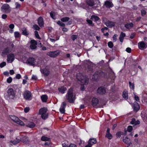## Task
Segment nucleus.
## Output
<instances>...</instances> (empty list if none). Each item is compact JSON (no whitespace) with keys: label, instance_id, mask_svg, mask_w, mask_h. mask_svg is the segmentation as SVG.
Wrapping results in <instances>:
<instances>
[{"label":"nucleus","instance_id":"f257e3e1","mask_svg":"<svg viewBox=\"0 0 147 147\" xmlns=\"http://www.w3.org/2000/svg\"><path fill=\"white\" fill-rule=\"evenodd\" d=\"M77 78L78 80L80 82V84L82 85L84 84L86 85L88 84L89 82L88 78L86 76L82 75L81 73H78L77 75Z\"/></svg>","mask_w":147,"mask_h":147},{"label":"nucleus","instance_id":"f03ea898","mask_svg":"<svg viewBox=\"0 0 147 147\" xmlns=\"http://www.w3.org/2000/svg\"><path fill=\"white\" fill-rule=\"evenodd\" d=\"M73 88H70L66 95V99L70 103H74L76 99L75 96L73 94Z\"/></svg>","mask_w":147,"mask_h":147},{"label":"nucleus","instance_id":"7ed1b4c3","mask_svg":"<svg viewBox=\"0 0 147 147\" xmlns=\"http://www.w3.org/2000/svg\"><path fill=\"white\" fill-rule=\"evenodd\" d=\"M47 111V109L45 107L41 108L39 110V113L41 115V117L43 119H45L48 118V113Z\"/></svg>","mask_w":147,"mask_h":147},{"label":"nucleus","instance_id":"20e7f679","mask_svg":"<svg viewBox=\"0 0 147 147\" xmlns=\"http://www.w3.org/2000/svg\"><path fill=\"white\" fill-rule=\"evenodd\" d=\"M15 96L14 92L12 88L9 89L6 94V98L7 99H13Z\"/></svg>","mask_w":147,"mask_h":147},{"label":"nucleus","instance_id":"39448f33","mask_svg":"<svg viewBox=\"0 0 147 147\" xmlns=\"http://www.w3.org/2000/svg\"><path fill=\"white\" fill-rule=\"evenodd\" d=\"M60 53V51L59 50H57L54 51H51L48 52L47 54L49 56L52 57H55L58 56Z\"/></svg>","mask_w":147,"mask_h":147},{"label":"nucleus","instance_id":"423d86ee","mask_svg":"<svg viewBox=\"0 0 147 147\" xmlns=\"http://www.w3.org/2000/svg\"><path fill=\"white\" fill-rule=\"evenodd\" d=\"M11 118L12 120L17 123L21 125H24V123L17 117L15 116H12L11 117Z\"/></svg>","mask_w":147,"mask_h":147},{"label":"nucleus","instance_id":"0eeeda50","mask_svg":"<svg viewBox=\"0 0 147 147\" xmlns=\"http://www.w3.org/2000/svg\"><path fill=\"white\" fill-rule=\"evenodd\" d=\"M103 21L105 24L106 26L109 28H112L115 26V23L109 20H107L106 18H104L103 19Z\"/></svg>","mask_w":147,"mask_h":147},{"label":"nucleus","instance_id":"6e6552de","mask_svg":"<svg viewBox=\"0 0 147 147\" xmlns=\"http://www.w3.org/2000/svg\"><path fill=\"white\" fill-rule=\"evenodd\" d=\"M36 59L33 57H29L26 61V63L30 65L34 66L35 65Z\"/></svg>","mask_w":147,"mask_h":147},{"label":"nucleus","instance_id":"1a4fd4ad","mask_svg":"<svg viewBox=\"0 0 147 147\" xmlns=\"http://www.w3.org/2000/svg\"><path fill=\"white\" fill-rule=\"evenodd\" d=\"M30 48L31 49L34 50L36 49L37 48L36 45L37 43L36 41L32 40H31L30 41Z\"/></svg>","mask_w":147,"mask_h":147},{"label":"nucleus","instance_id":"9d476101","mask_svg":"<svg viewBox=\"0 0 147 147\" xmlns=\"http://www.w3.org/2000/svg\"><path fill=\"white\" fill-rule=\"evenodd\" d=\"M24 98L26 100H29L31 96V92L28 90H26L24 92L23 94Z\"/></svg>","mask_w":147,"mask_h":147},{"label":"nucleus","instance_id":"9b49d317","mask_svg":"<svg viewBox=\"0 0 147 147\" xmlns=\"http://www.w3.org/2000/svg\"><path fill=\"white\" fill-rule=\"evenodd\" d=\"M15 56L12 53H10L7 56V61L8 63L12 62L14 59Z\"/></svg>","mask_w":147,"mask_h":147},{"label":"nucleus","instance_id":"f8f14e48","mask_svg":"<svg viewBox=\"0 0 147 147\" xmlns=\"http://www.w3.org/2000/svg\"><path fill=\"white\" fill-rule=\"evenodd\" d=\"M10 8L9 5L7 4L3 5L1 7V10L3 12H6Z\"/></svg>","mask_w":147,"mask_h":147},{"label":"nucleus","instance_id":"ddd939ff","mask_svg":"<svg viewBox=\"0 0 147 147\" xmlns=\"http://www.w3.org/2000/svg\"><path fill=\"white\" fill-rule=\"evenodd\" d=\"M67 105L66 102H62L61 108L59 109L61 113L64 114L65 113V108Z\"/></svg>","mask_w":147,"mask_h":147},{"label":"nucleus","instance_id":"4468645a","mask_svg":"<svg viewBox=\"0 0 147 147\" xmlns=\"http://www.w3.org/2000/svg\"><path fill=\"white\" fill-rule=\"evenodd\" d=\"M123 141L126 144H127V147H129L130 145L132 144V143L130 141V140L127 137H125V138L124 137L123 138Z\"/></svg>","mask_w":147,"mask_h":147},{"label":"nucleus","instance_id":"2eb2a0df","mask_svg":"<svg viewBox=\"0 0 147 147\" xmlns=\"http://www.w3.org/2000/svg\"><path fill=\"white\" fill-rule=\"evenodd\" d=\"M138 46L139 48L141 50H144L146 48V44L143 41L139 42Z\"/></svg>","mask_w":147,"mask_h":147},{"label":"nucleus","instance_id":"dca6fc26","mask_svg":"<svg viewBox=\"0 0 147 147\" xmlns=\"http://www.w3.org/2000/svg\"><path fill=\"white\" fill-rule=\"evenodd\" d=\"M104 5L107 8H110L112 7L113 5L112 3L109 1H107L105 2Z\"/></svg>","mask_w":147,"mask_h":147},{"label":"nucleus","instance_id":"f3484780","mask_svg":"<svg viewBox=\"0 0 147 147\" xmlns=\"http://www.w3.org/2000/svg\"><path fill=\"white\" fill-rule=\"evenodd\" d=\"M105 92V89L102 87L99 88L97 90V92L99 94H104Z\"/></svg>","mask_w":147,"mask_h":147},{"label":"nucleus","instance_id":"a211bd4d","mask_svg":"<svg viewBox=\"0 0 147 147\" xmlns=\"http://www.w3.org/2000/svg\"><path fill=\"white\" fill-rule=\"evenodd\" d=\"M39 25L41 27L44 26V22L42 18L41 17H39L38 20Z\"/></svg>","mask_w":147,"mask_h":147},{"label":"nucleus","instance_id":"6ab92c4d","mask_svg":"<svg viewBox=\"0 0 147 147\" xmlns=\"http://www.w3.org/2000/svg\"><path fill=\"white\" fill-rule=\"evenodd\" d=\"M41 71L43 73L44 76H48L49 74V71L48 69L45 68L44 69H41Z\"/></svg>","mask_w":147,"mask_h":147},{"label":"nucleus","instance_id":"aec40b11","mask_svg":"<svg viewBox=\"0 0 147 147\" xmlns=\"http://www.w3.org/2000/svg\"><path fill=\"white\" fill-rule=\"evenodd\" d=\"M98 72H95L92 76V79L94 80H97L99 77Z\"/></svg>","mask_w":147,"mask_h":147},{"label":"nucleus","instance_id":"412c9836","mask_svg":"<svg viewBox=\"0 0 147 147\" xmlns=\"http://www.w3.org/2000/svg\"><path fill=\"white\" fill-rule=\"evenodd\" d=\"M26 126L30 128H32L35 126V124L33 122H28L26 123Z\"/></svg>","mask_w":147,"mask_h":147},{"label":"nucleus","instance_id":"4be33fe9","mask_svg":"<svg viewBox=\"0 0 147 147\" xmlns=\"http://www.w3.org/2000/svg\"><path fill=\"white\" fill-rule=\"evenodd\" d=\"M125 36V34L123 32H121L120 34L119 37V39L120 41L121 42H122L123 41V39L124 37Z\"/></svg>","mask_w":147,"mask_h":147},{"label":"nucleus","instance_id":"5701e85b","mask_svg":"<svg viewBox=\"0 0 147 147\" xmlns=\"http://www.w3.org/2000/svg\"><path fill=\"white\" fill-rule=\"evenodd\" d=\"M130 123L131 124H134V125H136L139 124L140 123V121L138 120L136 121L135 119L133 118L131 119Z\"/></svg>","mask_w":147,"mask_h":147},{"label":"nucleus","instance_id":"b1692460","mask_svg":"<svg viewBox=\"0 0 147 147\" xmlns=\"http://www.w3.org/2000/svg\"><path fill=\"white\" fill-rule=\"evenodd\" d=\"M86 2L87 4L89 6H92L94 5L93 0H86Z\"/></svg>","mask_w":147,"mask_h":147},{"label":"nucleus","instance_id":"393cba45","mask_svg":"<svg viewBox=\"0 0 147 147\" xmlns=\"http://www.w3.org/2000/svg\"><path fill=\"white\" fill-rule=\"evenodd\" d=\"M92 105L94 106H95L97 105V104L98 103V99L94 98L92 99Z\"/></svg>","mask_w":147,"mask_h":147},{"label":"nucleus","instance_id":"a878e982","mask_svg":"<svg viewBox=\"0 0 147 147\" xmlns=\"http://www.w3.org/2000/svg\"><path fill=\"white\" fill-rule=\"evenodd\" d=\"M41 98L43 102H46L48 99V97L46 95H43L41 96Z\"/></svg>","mask_w":147,"mask_h":147},{"label":"nucleus","instance_id":"bb28decb","mask_svg":"<svg viewBox=\"0 0 147 147\" xmlns=\"http://www.w3.org/2000/svg\"><path fill=\"white\" fill-rule=\"evenodd\" d=\"M140 108L139 105L137 103H136L134 105V109L136 111H138Z\"/></svg>","mask_w":147,"mask_h":147},{"label":"nucleus","instance_id":"cd10ccee","mask_svg":"<svg viewBox=\"0 0 147 147\" xmlns=\"http://www.w3.org/2000/svg\"><path fill=\"white\" fill-rule=\"evenodd\" d=\"M89 143L91 144L92 145L93 144L96 143V138H90L88 142Z\"/></svg>","mask_w":147,"mask_h":147},{"label":"nucleus","instance_id":"c85d7f7f","mask_svg":"<svg viewBox=\"0 0 147 147\" xmlns=\"http://www.w3.org/2000/svg\"><path fill=\"white\" fill-rule=\"evenodd\" d=\"M133 26V24L132 23L127 24L125 25V27L128 29H130Z\"/></svg>","mask_w":147,"mask_h":147},{"label":"nucleus","instance_id":"c756f323","mask_svg":"<svg viewBox=\"0 0 147 147\" xmlns=\"http://www.w3.org/2000/svg\"><path fill=\"white\" fill-rule=\"evenodd\" d=\"M20 141V140L19 139H18L17 138H16V140H11L10 142L12 143L13 144L16 145L18 143H19Z\"/></svg>","mask_w":147,"mask_h":147},{"label":"nucleus","instance_id":"7c9ffc66","mask_svg":"<svg viewBox=\"0 0 147 147\" xmlns=\"http://www.w3.org/2000/svg\"><path fill=\"white\" fill-rule=\"evenodd\" d=\"M90 19L93 20H94V21H97L100 20L99 18L97 16L92 15L91 16Z\"/></svg>","mask_w":147,"mask_h":147},{"label":"nucleus","instance_id":"2f4dec72","mask_svg":"<svg viewBox=\"0 0 147 147\" xmlns=\"http://www.w3.org/2000/svg\"><path fill=\"white\" fill-rule=\"evenodd\" d=\"M122 96L125 99H127L128 98L127 92L126 91H124L123 93Z\"/></svg>","mask_w":147,"mask_h":147},{"label":"nucleus","instance_id":"473e14b6","mask_svg":"<svg viewBox=\"0 0 147 147\" xmlns=\"http://www.w3.org/2000/svg\"><path fill=\"white\" fill-rule=\"evenodd\" d=\"M58 89L59 91L62 93H64L65 91L67 90L66 88L65 87H61Z\"/></svg>","mask_w":147,"mask_h":147},{"label":"nucleus","instance_id":"72a5a7b5","mask_svg":"<svg viewBox=\"0 0 147 147\" xmlns=\"http://www.w3.org/2000/svg\"><path fill=\"white\" fill-rule=\"evenodd\" d=\"M98 72V74L99 75V76H102L104 77L106 76V74L105 73L101 71H100Z\"/></svg>","mask_w":147,"mask_h":147},{"label":"nucleus","instance_id":"f704fd0d","mask_svg":"<svg viewBox=\"0 0 147 147\" xmlns=\"http://www.w3.org/2000/svg\"><path fill=\"white\" fill-rule=\"evenodd\" d=\"M51 17L53 19H55L56 13L52 11L50 13Z\"/></svg>","mask_w":147,"mask_h":147},{"label":"nucleus","instance_id":"c9c22d12","mask_svg":"<svg viewBox=\"0 0 147 147\" xmlns=\"http://www.w3.org/2000/svg\"><path fill=\"white\" fill-rule=\"evenodd\" d=\"M70 18L68 17H65L62 18L61 19V20L63 22H67Z\"/></svg>","mask_w":147,"mask_h":147},{"label":"nucleus","instance_id":"e433bc0d","mask_svg":"<svg viewBox=\"0 0 147 147\" xmlns=\"http://www.w3.org/2000/svg\"><path fill=\"white\" fill-rule=\"evenodd\" d=\"M50 139V138L45 136H42L41 138V140L42 141H49Z\"/></svg>","mask_w":147,"mask_h":147},{"label":"nucleus","instance_id":"4c0bfd02","mask_svg":"<svg viewBox=\"0 0 147 147\" xmlns=\"http://www.w3.org/2000/svg\"><path fill=\"white\" fill-rule=\"evenodd\" d=\"M109 76L112 79H114L115 78V74L113 71H111V73L109 74Z\"/></svg>","mask_w":147,"mask_h":147},{"label":"nucleus","instance_id":"58836bf2","mask_svg":"<svg viewBox=\"0 0 147 147\" xmlns=\"http://www.w3.org/2000/svg\"><path fill=\"white\" fill-rule=\"evenodd\" d=\"M22 33L24 35H28V33L26 31V29L25 28H23L22 30Z\"/></svg>","mask_w":147,"mask_h":147},{"label":"nucleus","instance_id":"ea45409f","mask_svg":"<svg viewBox=\"0 0 147 147\" xmlns=\"http://www.w3.org/2000/svg\"><path fill=\"white\" fill-rule=\"evenodd\" d=\"M129 83L130 88L134 90V83H132L131 82H129Z\"/></svg>","mask_w":147,"mask_h":147},{"label":"nucleus","instance_id":"a19ab883","mask_svg":"<svg viewBox=\"0 0 147 147\" xmlns=\"http://www.w3.org/2000/svg\"><path fill=\"white\" fill-rule=\"evenodd\" d=\"M123 133L121 131H118V132L116 134V135L117 137L118 138H120L121 135H123Z\"/></svg>","mask_w":147,"mask_h":147},{"label":"nucleus","instance_id":"79ce46f5","mask_svg":"<svg viewBox=\"0 0 147 147\" xmlns=\"http://www.w3.org/2000/svg\"><path fill=\"white\" fill-rule=\"evenodd\" d=\"M105 137L109 139H111L112 137L111 134L110 133H106Z\"/></svg>","mask_w":147,"mask_h":147},{"label":"nucleus","instance_id":"37998d69","mask_svg":"<svg viewBox=\"0 0 147 147\" xmlns=\"http://www.w3.org/2000/svg\"><path fill=\"white\" fill-rule=\"evenodd\" d=\"M86 22L89 24V25L91 26H94V25L93 24L92 22V20L88 19L86 20Z\"/></svg>","mask_w":147,"mask_h":147},{"label":"nucleus","instance_id":"c03bdc74","mask_svg":"<svg viewBox=\"0 0 147 147\" xmlns=\"http://www.w3.org/2000/svg\"><path fill=\"white\" fill-rule=\"evenodd\" d=\"M34 33L35 36L36 38L38 39H41V38L39 36L38 33V31H35L34 32Z\"/></svg>","mask_w":147,"mask_h":147},{"label":"nucleus","instance_id":"a18cd8bd","mask_svg":"<svg viewBox=\"0 0 147 147\" xmlns=\"http://www.w3.org/2000/svg\"><path fill=\"white\" fill-rule=\"evenodd\" d=\"M108 47L109 48H112L113 47V44L112 42H111V41L109 42L108 43Z\"/></svg>","mask_w":147,"mask_h":147},{"label":"nucleus","instance_id":"49530a36","mask_svg":"<svg viewBox=\"0 0 147 147\" xmlns=\"http://www.w3.org/2000/svg\"><path fill=\"white\" fill-rule=\"evenodd\" d=\"M57 23L60 26L62 27H64L65 26V24L64 23L61 22L60 21H58Z\"/></svg>","mask_w":147,"mask_h":147},{"label":"nucleus","instance_id":"de8ad7c7","mask_svg":"<svg viewBox=\"0 0 147 147\" xmlns=\"http://www.w3.org/2000/svg\"><path fill=\"white\" fill-rule=\"evenodd\" d=\"M33 28L34 29L37 30H39L40 29V28L36 24H35L34 25Z\"/></svg>","mask_w":147,"mask_h":147},{"label":"nucleus","instance_id":"09e8293b","mask_svg":"<svg viewBox=\"0 0 147 147\" xmlns=\"http://www.w3.org/2000/svg\"><path fill=\"white\" fill-rule=\"evenodd\" d=\"M133 129V128L131 126H129L127 127V131L129 132H131Z\"/></svg>","mask_w":147,"mask_h":147},{"label":"nucleus","instance_id":"8fccbe9b","mask_svg":"<svg viewBox=\"0 0 147 147\" xmlns=\"http://www.w3.org/2000/svg\"><path fill=\"white\" fill-rule=\"evenodd\" d=\"M141 15L142 16H144L146 14V11L145 10H142L141 11Z\"/></svg>","mask_w":147,"mask_h":147},{"label":"nucleus","instance_id":"3c124183","mask_svg":"<svg viewBox=\"0 0 147 147\" xmlns=\"http://www.w3.org/2000/svg\"><path fill=\"white\" fill-rule=\"evenodd\" d=\"M15 36L16 38H18L19 37L20 34L18 32H14Z\"/></svg>","mask_w":147,"mask_h":147},{"label":"nucleus","instance_id":"603ef678","mask_svg":"<svg viewBox=\"0 0 147 147\" xmlns=\"http://www.w3.org/2000/svg\"><path fill=\"white\" fill-rule=\"evenodd\" d=\"M9 52V49L7 48L5 49L3 51V53H7Z\"/></svg>","mask_w":147,"mask_h":147},{"label":"nucleus","instance_id":"864d4df0","mask_svg":"<svg viewBox=\"0 0 147 147\" xmlns=\"http://www.w3.org/2000/svg\"><path fill=\"white\" fill-rule=\"evenodd\" d=\"M15 5H16V9L19 8L21 7L20 5L18 2H16L15 3Z\"/></svg>","mask_w":147,"mask_h":147},{"label":"nucleus","instance_id":"5fc2aeb1","mask_svg":"<svg viewBox=\"0 0 147 147\" xmlns=\"http://www.w3.org/2000/svg\"><path fill=\"white\" fill-rule=\"evenodd\" d=\"M77 36L76 35H73L71 36V38L72 40L74 41L77 38Z\"/></svg>","mask_w":147,"mask_h":147},{"label":"nucleus","instance_id":"6e6d98bb","mask_svg":"<svg viewBox=\"0 0 147 147\" xmlns=\"http://www.w3.org/2000/svg\"><path fill=\"white\" fill-rule=\"evenodd\" d=\"M6 65V62H2V63H1L0 64V67H3L5 66Z\"/></svg>","mask_w":147,"mask_h":147},{"label":"nucleus","instance_id":"4d7b16f0","mask_svg":"<svg viewBox=\"0 0 147 147\" xmlns=\"http://www.w3.org/2000/svg\"><path fill=\"white\" fill-rule=\"evenodd\" d=\"M12 79L11 77H9L7 80V82L8 83H10L12 81Z\"/></svg>","mask_w":147,"mask_h":147},{"label":"nucleus","instance_id":"13d9d810","mask_svg":"<svg viewBox=\"0 0 147 147\" xmlns=\"http://www.w3.org/2000/svg\"><path fill=\"white\" fill-rule=\"evenodd\" d=\"M126 51L128 53H130L131 52V49L130 48L128 47L126 48Z\"/></svg>","mask_w":147,"mask_h":147},{"label":"nucleus","instance_id":"bf43d9fd","mask_svg":"<svg viewBox=\"0 0 147 147\" xmlns=\"http://www.w3.org/2000/svg\"><path fill=\"white\" fill-rule=\"evenodd\" d=\"M29 110H30L29 108L27 107L25 108L24 109V111L25 113H27L29 111Z\"/></svg>","mask_w":147,"mask_h":147},{"label":"nucleus","instance_id":"052dcab7","mask_svg":"<svg viewBox=\"0 0 147 147\" xmlns=\"http://www.w3.org/2000/svg\"><path fill=\"white\" fill-rule=\"evenodd\" d=\"M117 35H116V34H115L113 37V41L114 42H115L116 41V40H117Z\"/></svg>","mask_w":147,"mask_h":147},{"label":"nucleus","instance_id":"680f3d73","mask_svg":"<svg viewBox=\"0 0 147 147\" xmlns=\"http://www.w3.org/2000/svg\"><path fill=\"white\" fill-rule=\"evenodd\" d=\"M9 27L11 29H13L14 28V25L13 24H11L9 25Z\"/></svg>","mask_w":147,"mask_h":147},{"label":"nucleus","instance_id":"e2e57ef3","mask_svg":"<svg viewBox=\"0 0 147 147\" xmlns=\"http://www.w3.org/2000/svg\"><path fill=\"white\" fill-rule=\"evenodd\" d=\"M7 16L6 14H3L2 15V18L3 19H5L7 18Z\"/></svg>","mask_w":147,"mask_h":147},{"label":"nucleus","instance_id":"0e129e2a","mask_svg":"<svg viewBox=\"0 0 147 147\" xmlns=\"http://www.w3.org/2000/svg\"><path fill=\"white\" fill-rule=\"evenodd\" d=\"M92 145L90 143H89V142H88V144H87L86 146L85 147H91L92 146Z\"/></svg>","mask_w":147,"mask_h":147},{"label":"nucleus","instance_id":"69168bd1","mask_svg":"<svg viewBox=\"0 0 147 147\" xmlns=\"http://www.w3.org/2000/svg\"><path fill=\"white\" fill-rule=\"evenodd\" d=\"M16 78L18 79H20L21 78V76L20 74H18L16 76Z\"/></svg>","mask_w":147,"mask_h":147},{"label":"nucleus","instance_id":"338daca9","mask_svg":"<svg viewBox=\"0 0 147 147\" xmlns=\"http://www.w3.org/2000/svg\"><path fill=\"white\" fill-rule=\"evenodd\" d=\"M108 29V28L107 27H105L104 28H103L101 29V31L102 32H104V31L105 30H107Z\"/></svg>","mask_w":147,"mask_h":147},{"label":"nucleus","instance_id":"774afa93","mask_svg":"<svg viewBox=\"0 0 147 147\" xmlns=\"http://www.w3.org/2000/svg\"><path fill=\"white\" fill-rule=\"evenodd\" d=\"M69 147H76V146L74 144H71L69 145Z\"/></svg>","mask_w":147,"mask_h":147}]
</instances>
